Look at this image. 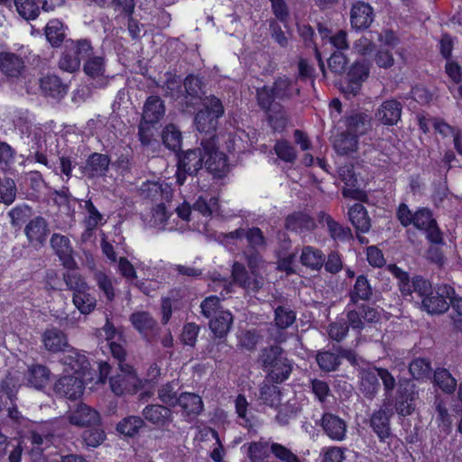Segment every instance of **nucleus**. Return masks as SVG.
Here are the masks:
<instances>
[{"mask_svg":"<svg viewBox=\"0 0 462 462\" xmlns=\"http://www.w3.org/2000/svg\"><path fill=\"white\" fill-rule=\"evenodd\" d=\"M245 238L246 241L245 255L247 264L251 269V275H248L245 266L242 263H235L232 268V276L236 282L242 288L256 291L263 284V279L256 273L262 258L260 253L267 247V239L263 231L256 226L248 228H238L229 233H220L218 239L222 243H227L228 240H241Z\"/></svg>","mask_w":462,"mask_h":462,"instance_id":"obj_1","label":"nucleus"},{"mask_svg":"<svg viewBox=\"0 0 462 462\" xmlns=\"http://www.w3.org/2000/svg\"><path fill=\"white\" fill-rule=\"evenodd\" d=\"M258 362L266 378L275 383H282L289 379L293 370V363L287 357L285 351L277 345L261 349Z\"/></svg>","mask_w":462,"mask_h":462,"instance_id":"obj_2","label":"nucleus"},{"mask_svg":"<svg viewBox=\"0 0 462 462\" xmlns=\"http://www.w3.org/2000/svg\"><path fill=\"white\" fill-rule=\"evenodd\" d=\"M203 108L194 118L196 129L200 133L211 134L217 126L218 119L224 115V106L219 98L208 96L203 99Z\"/></svg>","mask_w":462,"mask_h":462,"instance_id":"obj_3","label":"nucleus"},{"mask_svg":"<svg viewBox=\"0 0 462 462\" xmlns=\"http://www.w3.org/2000/svg\"><path fill=\"white\" fill-rule=\"evenodd\" d=\"M119 374L109 377V384L116 395L135 393L142 386V381L138 378L134 368L128 364H121Z\"/></svg>","mask_w":462,"mask_h":462,"instance_id":"obj_4","label":"nucleus"},{"mask_svg":"<svg viewBox=\"0 0 462 462\" xmlns=\"http://www.w3.org/2000/svg\"><path fill=\"white\" fill-rule=\"evenodd\" d=\"M346 310L347 323L355 330L361 331L366 323H375L380 319V312L365 303H348Z\"/></svg>","mask_w":462,"mask_h":462,"instance_id":"obj_5","label":"nucleus"},{"mask_svg":"<svg viewBox=\"0 0 462 462\" xmlns=\"http://www.w3.org/2000/svg\"><path fill=\"white\" fill-rule=\"evenodd\" d=\"M201 146L203 147L206 169L214 176L221 178L227 170V159L225 153L217 151L215 136L202 139Z\"/></svg>","mask_w":462,"mask_h":462,"instance_id":"obj_6","label":"nucleus"},{"mask_svg":"<svg viewBox=\"0 0 462 462\" xmlns=\"http://www.w3.org/2000/svg\"><path fill=\"white\" fill-rule=\"evenodd\" d=\"M455 294L454 289L447 284L440 285L435 291H431L421 300L422 309L430 314L444 313L449 308V298Z\"/></svg>","mask_w":462,"mask_h":462,"instance_id":"obj_7","label":"nucleus"},{"mask_svg":"<svg viewBox=\"0 0 462 462\" xmlns=\"http://www.w3.org/2000/svg\"><path fill=\"white\" fill-rule=\"evenodd\" d=\"M412 225L417 229L424 231L431 243L438 245L443 242L442 234L429 208H421L414 212Z\"/></svg>","mask_w":462,"mask_h":462,"instance_id":"obj_8","label":"nucleus"},{"mask_svg":"<svg viewBox=\"0 0 462 462\" xmlns=\"http://www.w3.org/2000/svg\"><path fill=\"white\" fill-rule=\"evenodd\" d=\"M91 51L92 46L88 41H79L74 50L66 51L62 53L59 60V68L69 73L75 72L80 67L79 55L88 56Z\"/></svg>","mask_w":462,"mask_h":462,"instance_id":"obj_9","label":"nucleus"},{"mask_svg":"<svg viewBox=\"0 0 462 462\" xmlns=\"http://www.w3.org/2000/svg\"><path fill=\"white\" fill-rule=\"evenodd\" d=\"M320 427L324 434L333 441L340 442L346 439L347 424L338 415L325 412L320 419Z\"/></svg>","mask_w":462,"mask_h":462,"instance_id":"obj_10","label":"nucleus"},{"mask_svg":"<svg viewBox=\"0 0 462 462\" xmlns=\"http://www.w3.org/2000/svg\"><path fill=\"white\" fill-rule=\"evenodd\" d=\"M83 64L84 73L93 80L96 87L103 88L108 83L106 63L104 56H87Z\"/></svg>","mask_w":462,"mask_h":462,"instance_id":"obj_11","label":"nucleus"},{"mask_svg":"<svg viewBox=\"0 0 462 462\" xmlns=\"http://www.w3.org/2000/svg\"><path fill=\"white\" fill-rule=\"evenodd\" d=\"M49 232L46 219L40 216L31 219L24 227V235L34 248L42 247L45 244Z\"/></svg>","mask_w":462,"mask_h":462,"instance_id":"obj_12","label":"nucleus"},{"mask_svg":"<svg viewBox=\"0 0 462 462\" xmlns=\"http://www.w3.org/2000/svg\"><path fill=\"white\" fill-rule=\"evenodd\" d=\"M50 243L62 265L68 269L75 268L77 263L73 258V247L69 237L54 233Z\"/></svg>","mask_w":462,"mask_h":462,"instance_id":"obj_13","label":"nucleus"},{"mask_svg":"<svg viewBox=\"0 0 462 462\" xmlns=\"http://www.w3.org/2000/svg\"><path fill=\"white\" fill-rule=\"evenodd\" d=\"M142 414L145 420L158 428H167L173 421V412L166 405L148 404Z\"/></svg>","mask_w":462,"mask_h":462,"instance_id":"obj_14","label":"nucleus"},{"mask_svg":"<svg viewBox=\"0 0 462 462\" xmlns=\"http://www.w3.org/2000/svg\"><path fill=\"white\" fill-rule=\"evenodd\" d=\"M83 390V381L76 374L62 376L54 385V391L57 394L70 400H76L80 397Z\"/></svg>","mask_w":462,"mask_h":462,"instance_id":"obj_15","label":"nucleus"},{"mask_svg":"<svg viewBox=\"0 0 462 462\" xmlns=\"http://www.w3.org/2000/svg\"><path fill=\"white\" fill-rule=\"evenodd\" d=\"M130 321L134 328L138 330L148 342H152V338L157 335V323L148 312L139 311L133 313L130 317Z\"/></svg>","mask_w":462,"mask_h":462,"instance_id":"obj_16","label":"nucleus"},{"mask_svg":"<svg viewBox=\"0 0 462 462\" xmlns=\"http://www.w3.org/2000/svg\"><path fill=\"white\" fill-rule=\"evenodd\" d=\"M417 393L414 385L401 383L397 392L395 409L398 414L402 416L410 415L415 408Z\"/></svg>","mask_w":462,"mask_h":462,"instance_id":"obj_17","label":"nucleus"},{"mask_svg":"<svg viewBox=\"0 0 462 462\" xmlns=\"http://www.w3.org/2000/svg\"><path fill=\"white\" fill-rule=\"evenodd\" d=\"M272 441L261 438L257 441L245 443L241 449L246 455L249 462H268L271 455Z\"/></svg>","mask_w":462,"mask_h":462,"instance_id":"obj_18","label":"nucleus"},{"mask_svg":"<svg viewBox=\"0 0 462 462\" xmlns=\"http://www.w3.org/2000/svg\"><path fill=\"white\" fill-rule=\"evenodd\" d=\"M374 21V11L370 5L365 2H356L350 12L351 25L356 30L368 28Z\"/></svg>","mask_w":462,"mask_h":462,"instance_id":"obj_19","label":"nucleus"},{"mask_svg":"<svg viewBox=\"0 0 462 462\" xmlns=\"http://www.w3.org/2000/svg\"><path fill=\"white\" fill-rule=\"evenodd\" d=\"M338 173L346 187L342 190L345 198L361 199L364 196L358 186V179L354 171L353 165H343L339 168Z\"/></svg>","mask_w":462,"mask_h":462,"instance_id":"obj_20","label":"nucleus"},{"mask_svg":"<svg viewBox=\"0 0 462 462\" xmlns=\"http://www.w3.org/2000/svg\"><path fill=\"white\" fill-rule=\"evenodd\" d=\"M319 219L320 224L327 226L328 233L334 241L346 243L353 239L351 229L336 221L330 215L320 212Z\"/></svg>","mask_w":462,"mask_h":462,"instance_id":"obj_21","label":"nucleus"},{"mask_svg":"<svg viewBox=\"0 0 462 462\" xmlns=\"http://www.w3.org/2000/svg\"><path fill=\"white\" fill-rule=\"evenodd\" d=\"M360 391L366 399L372 400L380 390L377 367L365 368L360 371Z\"/></svg>","mask_w":462,"mask_h":462,"instance_id":"obj_22","label":"nucleus"},{"mask_svg":"<svg viewBox=\"0 0 462 462\" xmlns=\"http://www.w3.org/2000/svg\"><path fill=\"white\" fill-rule=\"evenodd\" d=\"M393 413L386 408L374 411L370 417V426L381 440L391 436L390 419Z\"/></svg>","mask_w":462,"mask_h":462,"instance_id":"obj_23","label":"nucleus"},{"mask_svg":"<svg viewBox=\"0 0 462 462\" xmlns=\"http://www.w3.org/2000/svg\"><path fill=\"white\" fill-rule=\"evenodd\" d=\"M371 63L368 60H357L349 69L347 77L349 85L347 88L350 92L356 96L359 90L362 82L367 79L370 72Z\"/></svg>","mask_w":462,"mask_h":462,"instance_id":"obj_24","label":"nucleus"},{"mask_svg":"<svg viewBox=\"0 0 462 462\" xmlns=\"http://www.w3.org/2000/svg\"><path fill=\"white\" fill-rule=\"evenodd\" d=\"M402 106L395 99H389L382 103L375 113L377 119L383 125H393L401 119Z\"/></svg>","mask_w":462,"mask_h":462,"instance_id":"obj_25","label":"nucleus"},{"mask_svg":"<svg viewBox=\"0 0 462 462\" xmlns=\"http://www.w3.org/2000/svg\"><path fill=\"white\" fill-rule=\"evenodd\" d=\"M204 160L203 147L201 149L188 150L179 158L178 166L185 173L194 175L202 168Z\"/></svg>","mask_w":462,"mask_h":462,"instance_id":"obj_26","label":"nucleus"},{"mask_svg":"<svg viewBox=\"0 0 462 462\" xmlns=\"http://www.w3.org/2000/svg\"><path fill=\"white\" fill-rule=\"evenodd\" d=\"M69 420L71 424L84 427L97 424L100 418L97 411L86 404L80 403L70 411Z\"/></svg>","mask_w":462,"mask_h":462,"instance_id":"obj_27","label":"nucleus"},{"mask_svg":"<svg viewBox=\"0 0 462 462\" xmlns=\"http://www.w3.org/2000/svg\"><path fill=\"white\" fill-rule=\"evenodd\" d=\"M346 132L358 138L371 127V118L365 113L353 112L345 117Z\"/></svg>","mask_w":462,"mask_h":462,"instance_id":"obj_28","label":"nucleus"},{"mask_svg":"<svg viewBox=\"0 0 462 462\" xmlns=\"http://www.w3.org/2000/svg\"><path fill=\"white\" fill-rule=\"evenodd\" d=\"M285 227L291 232L304 234L314 230L316 228V222L308 214L295 212L286 217Z\"/></svg>","mask_w":462,"mask_h":462,"instance_id":"obj_29","label":"nucleus"},{"mask_svg":"<svg viewBox=\"0 0 462 462\" xmlns=\"http://www.w3.org/2000/svg\"><path fill=\"white\" fill-rule=\"evenodd\" d=\"M185 93L182 94L181 105L189 107L197 103L198 100H202V82L199 78L189 75L183 82Z\"/></svg>","mask_w":462,"mask_h":462,"instance_id":"obj_30","label":"nucleus"},{"mask_svg":"<svg viewBox=\"0 0 462 462\" xmlns=\"http://www.w3.org/2000/svg\"><path fill=\"white\" fill-rule=\"evenodd\" d=\"M50 370L42 365H32L28 366L24 375L26 384L37 390L44 388L50 382Z\"/></svg>","mask_w":462,"mask_h":462,"instance_id":"obj_31","label":"nucleus"},{"mask_svg":"<svg viewBox=\"0 0 462 462\" xmlns=\"http://www.w3.org/2000/svg\"><path fill=\"white\" fill-rule=\"evenodd\" d=\"M24 69L23 60L11 52L0 53V70L7 77L18 78Z\"/></svg>","mask_w":462,"mask_h":462,"instance_id":"obj_32","label":"nucleus"},{"mask_svg":"<svg viewBox=\"0 0 462 462\" xmlns=\"http://www.w3.org/2000/svg\"><path fill=\"white\" fill-rule=\"evenodd\" d=\"M45 348L52 353L63 352L69 347L67 336L60 329L53 328L42 334Z\"/></svg>","mask_w":462,"mask_h":462,"instance_id":"obj_33","label":"nucleus"},{"mask_svg":"<svg viewBox=\"0 0 462 462\" xmlns=\"http://www.w3.org/2000/svg\"><path fill=\"white\" fill-rule=\"evenodd\" d=\"M164 114L163 101L159 97L151 96L143 106L142 119L145 124H155L163 117Z\"/></svg>","mask_w":462,"mask_h":462,"instance_id":"obj_34","label":"nucleus"},{"mask_svg":"<svg viewBox=\"0 0 462 462\" xmlns=\"http://www.w3.org/2000/svg\"><path fill=\"white\" fill-rule=\"evenodd\" d=\"M272 88L274 92V97L280 101L289 100L300 94V88L296 82L287 77L277 78Z\"/></svg>","mask_w":462,"mask_h":462,"instance_id":"obj_35","label":"nucleus"},{"mask_svg":"<svg viewBox=\"0 0 462 462\" xmlns=\"http://www.w3.org/2000/svg\"><path fill=\"white\" fill-rule=\"evenodd\" d=\"M40 88L45 96L54 98L64 97L68 91V86L55 75H46L41 78Z\"/></svg>","mask_w":462,"mask_h":462,"instance_id":"obj_36","label":"nucleus"},{"mask_svg":"<svg viewBox=\"0 0 462 462\" xmlns=\"http://www.w3.org/2000/svg\"><path fill=\"white\" fill-rule=\"evenodd\" d=\"M357 453L346 447H328L322 449V462H356Z\"/></svg>","mask_w":462,"mask_h":462,"instance_id":"obj_37","label":"nucleus"},{"mask_svg":"<svg viewBox=\"0 0 462 462\" xmlns=\"http://www.w3.org/2000/svg\"><path fill=\"white\" fill-rule=\"evenodd\" d=\"M348 218L355 228L361 233H367L371 227V220L366 208L356 203L348 210Z\"/></svg>","mask_w":462,"mask_h":462,"instance_id":"obj_38","label":"nucleus"},{"mask_svg":"<svg viewBox=\"0 0 462 462\" xmlns=\"http://www.w3.org/2000/svg\"><path fill=\"white\" fill-rule=\"evenodd\" d=\"M300 261L307 268L319 271L325 263V254L319 248L307 245L302 248Z\"/></svg>","mask_w":462,"mask_h":462,"instance_id":"obj_39","label":"nucleus"},{"mask_svg":"<svg viewBox=\"0 0 462 462\" xmlns=\"http://www.w3.org/2000/svg\"><path fill=\"white\" fill-rule=\"evenodd\" d=\"M432 287L429 281L420 276H415L411 281H406L402 285V294L404 296H411L412 293H417L422 300L431 292Z\"/></svg>","mask_w":462,"mask_h":462,"instance_id":"obj_40","label":"nucleus"},{"mask_svg":"<svg viewBox=\"0 0 462 462\" xmlns=\"http://www.w3.org/2000/svg\"><path fill=\"white\" fill-rule=\"evenodd\" d=\"M63 352V364L69 366L75 374L88 368V361L83 353L70 346Z\"/></svg>","mask_w":462,"mask_h":462,"instance_id":"obj_41","label":"nucleus"},{"mask_svg":"<svg viewBox=\"0 0 462 462\" xmlns=\"http://www.w3.org/2000/svg\"><path fill=\"white\" fill-rule=\"evenodd\" d=\"M186 415H199L203 411V402L199 395L192 393H182L177 402Z\"/></svg>","mask_w":462,"mask_h":462,"instance_id":"obj_42","label":"nucleus"},{"mask_svg":"<svg viewBox=\"0 0 462 462\" xmlns=\"http://www.w3.org/2000/svg\"><path fill=\"white\" fill-rule=\"evenodd\" d=\"M110 160L107 155L101 153H93L87 160L85 172L89 177L101 176L108 169Z\"/></svg>","mask_w":462,"mask_h":462,"instance_id":"obj_43","label":"nucleus"},{"mask_svg":"<svg viewBox=\"0 0 462 462\" xmlns=\"http://www.w3.org/2000/svg\"><path fill=\"white\" fill-rule=\"evenodd\" d=\"M233 324V315L229 310L219 311L209 320V328L218 337H225Z\"/></svg>","mask_w":462,"mask_h":462,"instance_id":"obj_44","label":"nucleus"},{"mask_svg":"<svg viewBox=\"0 0 462 462\" xmlns=\"http://www.w3.org/2000/svg\"><path fill=\"white\" fill-rule=\"evenodd\" d=\"M373 290L367 279L364 275L356 278L353 289L349 292V303H358L359 300H369L372 298Z\"/></svg>","mask_w":462,"mask_h":462,"instance_id":"obj_45","label":"nucleus"},{"mask_svg":"<svg viewBox=\"0 0 462 462\" xmlns=\"http://www.w3.org/2000/svg\"><path fill=\"white\" fill-rule=\"evenodd\" d=\"M179 382H168L158 388V398L164 405L168 407H175L179 401Z\"/></svg>","mask_w":462,"mask_h":462,"instance_id":"obj_46","label":"nucleus"},{"mask_svg":"<svg viewBox=\"0 0 462 462\" xmlns=\"http://www.w3.org/2000/svg\"><path fill=\"white\" fill-rule=\"evenodd\" d=\"M45 36L51 46H60L65 39L64 23L58 19L49 21L45 26Z\"/></svg>","mask_w":462,"mask_h":462,"instance_id":"obj_47","label":"nucleus"},{"mask_svg":"<svg viewBox=\"0 0 462 462\" xmlns=\"http://www.w3.org/2000/svg\"><path fill=\"white\" fill-rule=\"evenodd\" d=\"M358 148V138L347 132L340 134L334 141V149L340 155L355 152Z\"/></svg>","mask_w":462,"mask_h":462,"instance_id":"obj_48","label":"nucleus"},{"mask_svg":"<svg viewBox=\"0 0 462 462\" xmlns=\"http://www.w3.org/2000/svg\"><path fill=\"white\" fill-rule=\"evenodd\" d=\"M162 139L163 144L173 152H177L180 149L182 143V135L180 131L176 125L170 124L165 126L162 133Z\"/></svg>","mask_w":462,"mask_h":462,"instance_id":"obj_49","label":"nucleus"},{"mask_svg":"<svg viewBox=\"0 0 462 462\" xmlns=\"http://www.w3.org/2000/svg\"><path fill=\"white\" fill-rule=\"evenodd\" d=\"M72 301L79 313L83 315L89 314L95 310L97 305L95 297L88 293V291L73 293Z\"/></svg>","mask_w":462,"mask_h":462,"instance_id":"obj_50","label":"nucleus"},{"mask_svg":"<svg viewBox=\"0 0 462 462\" xmlns=\"http://www.w3.org/2000/svg\"><path fill=\"white\" fill-rule=\"evenodd\" d=\"M144 425L143 419L139 416H128L116 426L117 431L125 436L133 437Z\"/></svg>","mask_w":462,"mask_h":462,"instance_id":"obj_51","label":"nucleus"},{"mask_svg":"<svg viewBox=\"0 0 462 462\" xmlns=\"http://www.w3.org/2000/svg\"><path fill=\"white\" fill-rule=\"evenodd\" d=\"M296 320L295 312L290 308L278 306L274 310V322L279 329L290 328Z\"/></svg>","mask_w":462,"mask_h":462,"instance_id":"obj_52","label":"nucleus"},{"mask_svg":"<svg viewBox=\"0 0 462 462\" xmlns=\"http://www.w3.org/2000/svg\"><path fill=\"white\" fill-rule=\"evenodd\" d=\"M434 382L445 393H451L455 391L457 381L450 373L444 368L437 369L434 373Z\"/></svg>","mask_w":462,"mask_h":462,"instance_id":"obj_53","label":"nucleus"},{"mask_svg":"<svg viewBox=\"0 0 462 462\" xmlns=\"http://www.w3.org/2000/svg\"><path fill=\"white\" fill-rule=\"evenodd\" d=\"M14 5L25 20H34L40 14V8L34 0H14Z\"/></svg>","mask_w":462,"mask_h":462,"instance_id":"obj_54","label":"nucleus"},{"mask_svg":"<svg viewBox=\"0 0 462 462\" xmlns=\"http://www.w3.org/2000/svg\"><path fill=\"white\" fill-rule=\"evenodd\" d=\"M316 360L319 368L325 372L335 371L340 365L338 356L329 351L319 352Z\"/></svg>","mask_w":462,"mask_h":462,"instance_id":"obj_55","label":"nucleus"},{"mask_svg":"<svg viewBox=\"0 0 462 462\" xmlns=\"http://www.w3.org/2000/svg\"><path fill=\"white\" fill-rule=\"evenodd\" d=\"M255 96L260 108L265 112H271L274 100H277L276 97H274L273 88L269 86L258 88Z\"/></svg>","mask_w":462,"mask_h":462,"instance_id":"obj_56","label":"nucleus"},{"mask_svg":"<svg viewBox=\"0 0 462 462\" xmlns=\"http://www.w3.org/2000/svg\"><path fill=\"white\" fill-rule=\"evenodd\" d=\"M409 371L416 380L427 378L431 372L430 362L425 358H416L410 364Z\"/></svg>","mask_w":462,"mask_h":462,"instance_id":"obj_57","label":"nucleus"},{"mask_svg":"<svg viewBox=\"0 0 462 462\" xmlns=\"http://www.w3.org/2000/svg\"><path fill=\"white\" fill-rule=\"evenodd\" d=\"M260 399L267 405L273 407L280 403V389L278 386L263 383L260 387Z\"/></svg>","mask_w":462,"mask_h":462,"instance_id":"obj_58","label":"nucleus"},{"mask_svg":"<svg viewBox=\"0 0 462 462\" xmlns=\"http://www.w3.org/2000/svg\"><path fill=\"white\" fill-rule=\"evenodd\" d=\"M236 411L238 418L241 420L239 424L245 428H252L254 426L252 418L248 416V406L249 403L246 398L243 394H239L236 401Z\"/></svg>","mask_w":462,"mask_h":462,"instance_id":"obj_59","label":"nucleus"},{"mask_svg":"<svg viewBox=\"0 0 462 462\" xmlns=\"http://www.w3.org/2000/svg\"><path fill=\"white\" fill-rule=\"evenodd\" d=\"M218 208L217 199L215 197H199L193 204V209L205 217L211 216Z\"/></svg>","mask_w":462,"mask_h":462,"instance_id":"obj_60","label":"nucleus"},{"mask_svg":"<svg viewBox=\"0 0 462 462\" xmlns=\"http://www.w3.org/2000/svg\"><path fill=\"white\" fill-rule=\"evenodd\" d=\"M274 151L277 156L285 162L292 163L297 159L295 148L286 140L277 141Z\"/></svg>","mask_w":462,"mask_h":462,"instance_id":"obj_61","label":"nucleus"},{"mask_svg":"<svg viewBox=\"0 0 462 462\" xmlns=\"http://www.w3.org/2000/svg\"><path fill=\"white\" fill-rule=\"evenodd\" d=\"M84 208L88 213V216L84 219L87 232L93 231L102 220L103 216L90 199L85 201Z\"/></svg>","mask_w":462,"mask_h":462,"instance_id":"obj_62","label":"nucleus"},{"mask_svg":"<svg viewBox=\"0 0 462 462\" xmlns=\"http://www.w3.org/2000/svg\"><path fill=\"white\" fill-rule=\"evenodd\" d=\"M310 387L311 393L321 403L327 402L328 397L332 395L328 383L323 380L317 378L311 379L310 381Z\"/></svg>","mask_w":462,"mask_h":462,"instance_id":"obj_63","label":"nucleus"},{"mask_svg":"<svg viewBox=\"0 0 462 462\" xmlns=\"http://www.w3.org/2000/svg\"><path fill=\"white\" fill-rule=\"evenodd\" d=\"M271 452L281 462H300L297 455L280 443L272 441Z\"/></svg>","mask_w":462,"mask_h":462,"instance_id":"obj_64","label":"nucleus"}]
</instances>
